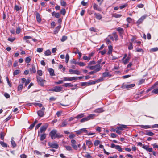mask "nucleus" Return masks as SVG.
I'll return each instance as SVG.
<instances>
[{
  "label": "nucleus",
  "instance_id": "obj_1",
  "mask_svg": "<svg viewBox=\"0 0 158 158\" xmlns=\"http://www.w3.org/2000/svg\"><path fill=\"white\" fill-rule=\"evenodd\" d=\"M95 116V115L94 114H91L90 115L86 117L83 118L82 119L81 122H83L86 121H87L91 119H93Z\"/></svg>",
  "mask_w": 158,
  "mask_h": 158
},
{
  "label": "nucleus",
  "instance_id": "obj_2",
  "mask_svg": "<svg viewBox=\"0 0 158 158\" xmlns=\"http://www.w3.org/2000/svg\"><path fill=\"white\" fill-rule=\"evenodd\" d=\"M63 88L60 86H56L50 89V91L56 92H60L62 91Z\"/></svg>",
  "mask_w": 158,
  "mask_h": 158
},
{
  "label": "nucleus",
  "instance_id": "obj_3",
  "mask_svg": "<svg viewBox=\"0 0 158 158\" xmlns=\"http://www.w3.org/2000/svg\"><path fill=\"white\" fill-rule=\"evenodd\" d=\"M64 81H71L73 80H77V77H65L63 78Z\"/></svg>",
  "mask_w": 158,
  "mask_h": 158
},
{
  "label": "nucleus",
  "instance_id": "obj_4",
  "mask_svg": "<svg viewBox=\"0 0 158 158\" xmlns=\"http://www.w3.org/2000/svg\"><path fill=\"white\" fill-rule=\"evenodd\" d=\"M87 68L89 69L90 70H94L95 69H96L97 68H98L100 69V70H101L102 69V67L100 66V64H96L94 66H90L88 65Z\"/></svg>",
  "mask_w": 158,
  "mask_h": 158
},
{
  "label": "nucleus",
  "instance_id": "obj_5",
  "mask_svg": "<svg viewBox=\"0 0 158 158\" xmlns=\"http://www.w3.org/2000/svg\"><path fill=\"white\" fill-rule=\"evenodd\" d=\"M36 78L39 85L41 86H43L44 85V82L45 81L42 79L40 77L37 76H36Z\"/></svg>",
  "mask_w": 158,
  "mask_h": 158
},
{
  "label": "nucleus",
  "instance_id": "obj_6",
  "mask_svg": "<svg viewBox=\"0 0 158 158\" xmlns=\"http://www.w3.org/2000/svg\"><path fill=\"white\" fill-rule=\"evenodd\" d=\"M147 15H144L142 16L140 18H139L138 21L136 22V23L138 25L140 24L143 22V20L146 18Z\"/></svg>",
  "mask_w": 158,
  "mask_h": 158
},
{
  "label": "nucleus",
  "instance_id": "obj_7",
  "mask_svg": "<svg viewBox=\"0 0 158 158\" xmlns=\"http://www.w3.org/2000/svg\"><path fill=\"white\" fill-rule=\"evenodd\" d=\"M110 147L113 148H114L119 152H122L123 149L121 148V146L119 145H115L114 143H112L111 144Z\"/></svg>",
  "mask_w": 158,
  "mask_h": 158
},
{
  "label": "nucleus",
  "instance_id": "obj_8",
  "mask_svg": "<svg viewBox=\"0 0 158 158\" xmlns=\"http://www.w3.org/2000/svg\"><path fill=\"white\" fill-rule=\"evenodd\" d=\"M71 145L73 148L75 150H77V141L74 139H72L71 141Z\"/></svg>",
  "mask_w": 158,
  "mask_h": 158
},
{
  "label": "nucleus",
  "instance_id": "obj_9",
  "mask_svg": "<svg viewBox=\"0 0 158 158\" xmlns=\"http://www.w3.org/2000/svg\"><path fill=\"white\" fill-rule=\"evenodd\" d=\"M57 133V131L56 130H53L51 131L49 135L52 139H55V136Z\"/></svg>",
  "mask_w": 158,
  "mask_h": 158
},
{
  "label": "nucleus",
  "instance_id": "obj_10",
  "mask_svg": "<svg viewBox=\"0 0 158 158\" xmlns=\"http://www.w3.org/2000/svg\"><path fill=\"white\" fill-rule=\"evenodd\" d=\"M75 132L77 135H80L83 132L86 133V132H87V130L86 128H83L79 130L76 131Z\"/></svg>",
  "mask_w": 158,
  "mask_h": 158
},
{
  "label": "nucleus",
  "instance_id": "obj_11",
  "mask_svg": "<svg viewBox=\"0 0 158 158\" xmlns=\"http://www.w3.org/2000/svg\"><path fill=\"white\" fill-rule=\"evenodd\" d=\"M48 127V124H46L45 125L42 126L40 128V132L41 133H42L44 132L46 130Z\"/></svg>",
  "mask_w": 158,
  "mask_h": 158
},
{
  "label": "nucleus",
  "instance_id": "obj_12",
  "mask_svg": "<svg viewBox=\"0 0 158 158\" xmlns=\"http://www.w3.org/2000/svg\"><path fill=\"white\" fill-rule=\"evenodd\" d=\"M69 71L71 74H75L79 75H80L81 73V72L77 70H74L70 69L69 70Z\"/></svg>",
  "mask_w": 158,
  "mask_h": 158
},
{
  "label": "nucleus",
  "instance_id": "obj_13",
  "mask_svg": "<svg viewBox=\"0 0 158 158\" xmlns=\"http://www.w3.org/2000/svg\"><path fill=\"white\" fill-rule=\"evenodd\" d=\"M135 86V84H133L128 85H124L123 84L122 86V88L123 89H124V87H125L126 89H130L134 87Z\"/></svg>",
  "mask_w": 158,
  "mask_h": 158
},
{
  "label": "nucleus",
  "instance_id": "obj_14",
  "mask_svg": "<svg viewBox=\"0 0 158 158\" xmlns=\"http://www.w3.org/2000/svg\"><path fill=\"white\" fill-rule=\"evenodd\" d=\"M49 146L53 148L57 149L58 148V145L56 143H49Z\"/></svg>",
  "mask_w": 158,
  "mask_h": 158
},
{
  "label": "nucleus",
  "instance_id": "obj_15",
  "mask_svg": "<svg viewBox=\"0 0 158 158\" xmlns=\"http://www.w3.org/2000/svg\"><path fill=\"white\" fill-rule=\"evenodd\" d=\"M32 68L30 69V70L31 73H35L36 72L35 67L34 64L32 65Z\"/></svg>",
  "mask_w": 158,
  "mask_h": 158
},
{
  "label": "nucleus",
  "instance_id": "obj_16",
  "mask_svg": "<svg viewBox=\"0 0 158 158\" xmlns=\"http://www.w3.org/2000/svg\"><path fill=\"white\" fill-rule=\"evenodd\" d=\"M94 15L95 16L96 18L98 20H101L102 18V15L99 13H94Z\"/></svg>",
  "mask_w": 158,
  "mask_h": 158
},
{
  "label": "nucleus",
  "instance_id": "obj_17",
  "mask_svg": "<svg viewBox=\"0 0 158 158\" xmlns=\"http://www.w3.org/2000/svg\"><path fill=\"white\" fill-rule=\"evenodd\" d=\"M127 126L124 125H121L120 126L117 127V128L120 130H123V128H127Z\"/></svg>",
  "mask_w": 158,
  "mask_h": 158
},
{
  "label": "nucleus",
  "instance_id": "obj_18",
  "mask_svg": "<svg viewBox=\"0 0 158 158\" xmlns=\"http://www.w3.org/2000/svg\"><path fill=\"white\" fill-rule=\"evenodd\" d=\"M111 76V75H110V73L108 72H105L102 74V77H110Z\"/></svg>",
  "mask_w": 158,
  "mask_h": 158
},
{
  "label": "nucleus",
  "instance_id": "obj_19",
  "mask_svg": "<svg viewBox=\"0 0 158 158\" xmlns=\"http://www.w3.org/2000/svg\"><path fill=\"white\" fill-rule=\"evenodd\" d=\"M139 126L140 127L145 129H147L152 128V127L149 125H139Z\"/></svg>",
  "mask_w": 158,
  "mask_h": 158
},
{
  "label": "nucleus",
  "instance_id": "obj_20",
  "mask_svg": "<svg viewBox=\"0 0 158 158\" xmlns=\"http://www.w3.org/2000/svg\"><path fill=\"white\" fill-rule=\"evenodd\" d=\"M93 8L94 9L98 11H100L101 10V8L99 7L98 5L95 3H94L93 4Z\"/></svg>",
  "mask_w": 158,
  "mask_h": 158
},
{
  "label": "nucleus",
  "instance_id": "obj_21",
  "mask_svg": "<svg viewBox=\"0 0 158 158\" xmlns=\"http://www.w3.org/2000/svg\"><path fill=\"white\" fill-rule=\"evenodd\" d=\"M37 114L40 117H42L44 115V112L42 110H39L37 112Z\"/></svg>",
  "mask_w": 158,
  "mask_h": 158
},
{
  "label": "nucleus",
  "instance_id": "obj_22",
  "mask_svg": "<svg viewBox=\"0 0 158 158\" xmlns=\"http://www.w3.org/2000/svg\"><path fill=\"white\" fill-rule=\"evenodd\" d=\"M100 70H100L99 69L97 68L96 69H94V71L89 72L88 73L90 75L96 73L97 72L99 71Z\"/></svg>",
  "mask_w": 158,
  "mask_h": 158
},
{
  "label": "nucleus",
  "instance_id": "obj_23",
  "mask_svg": "<svg viewBox=\"0 0 158 158\" xmlns=\"http://www.w3.org/2000/svg\"><path fill=\"white\" fill-rule=\"evenodd\" d=\"M48 71L50 73V74L51 76H53L55 75L54 70L52 68H49L48 69Z\"/></svg>",
  "mask_w": 158,
  "mask_h": 158
},
{
  "label": "nucleus",
  "instance_id": "obj_24",
  "mask_svg": "<svg viewBox=\"0 0 158 158\" xmlns=\"http://www.w3.org/2000/svg\"><path fill=\"white\" fill-rule=\"evenodd\" d=\"M61 26L59 25L58 26H57L55 28L54 31V34H56L58 33L59 31L60 30V29L61 28Z\"/></svg>",
  "mask_w": 158,
  "mask_h": 158
},
{
  "label": "nucleus",
  "instance_id": "obj_25",
  "mask_svg": "<svg viewBox=\"0 0 158 158\" xmlns=\"http://www.w3.org/2000/svg\"><path fill=\"white\" fill-rule=\"evenodd\" d=\"M104 111L103 108H100L96 109L94 112L96 113H101Z\"/></svg>",
  "mask_w": 158,
  "mask_h": 158
},
{
  "label": "nucleus",
  "instance_id": "obj_26",
  "mask_svg": "<svg viewBox=\"0 0 158 158\" xmlns=\"http://www.w3.org/2000/svg\"><path fill=\"white\" fill-rule=\"evenodd\" d=\"M36 18L37 21L40 23L41 22V19L40 17V16L39 13H37L36 14Z\"/></svg>",
  "mask_w": 158,
  "mask_h": 158
},
{
  "label": "nucleus",
  "instance_id": "obj_27",
  "mask_svg": "<svg viewBox=\"0 0 158 158\" xmlns=\"http://www.w3.org/2000/svg\"><path fill=\"white\" fill-rule=\"evenodd\" d=\"M13 137H12L11 138V142L12 146L13 148H15L16 146V144L15 142L13 140Z\"/></svg>",
  "mask_w": 158,
  "mask_h": 158
},
{
  "label": "nucleus",
  "instance_id": "obj_28",
  "mask_svg": "<svg viewBox=\"0 0 158 158\" xmlns=\"http://www.w3.org/2000/svg\"><path fill=\"white\" fill-rule=\"evenodd\" d=\"M67 123L66 120H65L62 122V124L61 125L59 126V127H66L67 125Z\"/></svg>",
  "mask_w": 158,
  "mask_h": 158
},
{
  "label": "nucleus",
  "instance_id": "obj_29",
  "mask_svg": "<svg viewBox=\"0 0 158 158\" xmlns=\"http://www.w3.org/2000/svg\"><path fill=\"white\" fill-rule=\"evenodd\" d=\"M131 58V56L129 55L125 59L123 63L124 64H126L129 61L130 59Z\"/></svg>",
  "mask_w": 158,
  "mask_h": 158
},
{
  "label": "nucleus",
  "instance_id": "obj_30",
  "mask_svg": "<svg viewBox=\"0 0 158 158\" xmlns=\"http://www.w3.org/2000/svg\"><path fill=\"white\" fill-rule=\"evenodd\" d=\"M63 86L66 87H72L73 86V85L71 83H65L63 85Z\"/></svg>",
  "mask_w": 158,
  "mask_h": 158
},
{
  "label": "nucleus",
  "instance_id": "obj_31",
  "mask_svg": "<svg viewBox=\"0 0 158 158\" xmlns=\"http://www.w3.org/2000/svg\"><path fill=\"white\" fill-rule=\"evenodd\" d=\"M65 147L67 151L70 152H72L73 151V149L70 146H65Z\"/></svg>",
  "mask_w": 158,
  "mask_h": 158
},
{
  "label": "nucleus",
  "instance_id": "obj_32",
  "mask_svg": "<svg viewBox=\"0 0 158 158\" xmlns=\"http://www.w3.org/2000/svg\"><path fill=\"white\" fill-rule=\"evenodd\" d=\"M122 16V15L121 14H118L117 13H115L113 14L112 16L116 18H119L121 17Z\"/></svg>",
  "mask_w": 158,
  "mask_h": 158
},
{
  "label": "nucleus",
  "instance_id": "obj_33",
  "mask_svg": "<svg viewBox=\"0 0 158 158\" xmlns=\"http://www.w3.org/2000/svg\"><path fill=\"white\" fill-rule=\"evenodd\" d=\"M51 54V51L49 50H47L44 52L45 55L46 56L50 55Z\"/></svg>",
  "mask_w": 158,
  "mask_h": 158
},
{
  "label": "nucleus",
  "instance_id": "obj_34",
  "mask_svg": "<svg viewBox=\"0 0 158 158\" xmlns=\"http://www.w3.org/2000/svg\"><path fill=\"white\" fill-rule=\"evenodd\" d=\"M46 137V135L45 134H42L40 135V140L41 141H43L45 139Z\"/></svg>",
  "mask_w": 158,
  "mask_h": 158
},
{
  "label": "nucleus",
  "instance_id": "obj_35",
  "mask_svg": "<svg viewBox=\"0 0 158 158\" xmlns=\"http://www.w3.org/2000/svg\"><path fill=\"white\" fill-rule=\"evenodd\" d=\"M1 145L3 147L6 148L8 146L7 144L1 141Z\"/></svg>",
  "mask_w": 158,
  "mask_h": 158
},
{
  "label": "nucleus",
  "instance_id": "obj_36",
  "mask_svg": "<svg viewBox=\"0 0 158 158\" xmlns=\"http://www.w3.org/2000/svg\"><path fill=\"white\" fill-rule=\"evenodd\" d=\"M145 134L147 135L150 136H152L154 135V133L151 131H148Z\"/></svg>",
  "mask_w": 158,
  "mask_h": 158
},
{
  "label": "nucleus",
  "instance_id": "obj_37",
  "mask_svg": "<svg viewBox=\"0 0 158 158\" xmlns=\"http://www.w3.org/2000/svg\"><path fill=\"white\" fill-rule=\"evenodd\" d=\"M6 135V133L4 132H1V139L2 140H3L4 139V137Z\"/></svg>",
  "mask_w": 158,
  "mask_h": 158
},
{
  "label": "nucleus",
  "instance_id": "obj_38",
  "mask_svg": "<svg viewBox=\"0 0 158 158\" xmlns=\"http://www.w3.org/2000/svg\"><path fill=\"white\" fill-rule=\"evenodd\" d=\"M158 50V48L157 47H155L151 49L150 50V52H156Z\"/></svg>",
  "mask_w": 158,
  "mask_h": 158
},
{
  "label": "nucleus",
  "instance_id": "obj_39",
  "mask_svg": "<svg viewBox=\"0 0 158 158\" xmlns=\"http://www.w3.org/2000/svg\"><path fill=\"white\" fill-rule=\"evenodd\" d=\"M70 62L71 63L74 64H77L78 63V62H77L76 60L74 59L71 60Z\"/></svg>",
  "mask_w": 158,
  "mask_h": 158
},
{
  "label": "nucleus",
  "instance_id": "obj_40",
  "mask_svg": "<svg viewBox=\"0 0 158 158\" xmlns=\"http://www.w3.org/2000/svg\"><path fill=\"white\" fill-rule=\"evenodd\" d=\"M67 39V36H63L62 37L60 40L61 42H63L65 41Z\"/></svg>",
  "mask_w": 158,
  "mask_h": 158
},
{
  "label": "nucleus",
  "instance_id": "obj_41",
  "mask_svg": "<svg viewBox=\"0 0 158 158\" xmlns=\"http://www.w3.org/2000/svg\"><path fill=\"white\" fill-rule=\"evenodd\" d=\"M100 143V141L99 140H96L94 141V144L95 146H98L99 144Z\"/></svg>",
  "mask_w": 158,
  "mask_h": 158
},
{
  "label": "nucleus",
  "instance_id": "obj_42",
  "mask_svg": "<svg viewBox=\"0 0 158 158\" xmlns=\"http://www.w3.org/2000/svg\"><path fill=\"white\" fill-rule=\"evenodd\" d=\"M83 60H87V61H89L90 60L89 58L85 55L83 56Z\"/></svg>",
  "mask_w": 158,
  "mask_h": 158
},
{
  "label": "nucleus",
  "instance_id": "obj_43",
  "mask_svg": "<svg viewBox=\"0 0 158 158\" xmlns=\"http://www.w3.org/2000/svg\"><path fill=\"white\" fill-rule=\"evenodd\" d=\"M23 87V85L22 84H20L18 86V91H21Z\"/></svg>",
  "mask_w": 158,
  "mask_h": 158
},
{
  "label": "nucleus",
  "instance_id": "obj_44",
  "mask_svg": "<svg viewBox=\"0 0 158 158\" xmlns=\"http://www.w3.org/2000/svg\"><path fill=\"white\" fill-rule=\"evenodd\" d=\"M61 5L63 6H65L66 5V3L64 1H61L60 2Z\"/></svg>",
  "mask_w": 158,
  "mask_h": 158
},
{
  "label": "nucleus",
  "instance_id": "obj_45",
  "mask_svg": "<svg viewBox=\"0 0 158 158\" xmlns=\"http://www.w3.org/2000/svg\"><path fill=\"white\" fill-rule=\"evenodd\" d=\"M133 48L132 43L131 42L129 43V45L128 47V49L129 50H131Z\"/></svg>",
  "mask_w": 158,
  "mask_h": 158
},
{
  "label": "nucleus",
  "instance_id": "obj_46",
  "mask_svg": "<svg viewBox=\"0 0 158 158\" xmlns=\"http://www.w3.org/2000/svg\"><path fill=\"white\" fill-rule=\"evenodd\" d=\"M62 135H60L59 133H56V135L55 136V139L56 138H60L62 137Z\"/></svg>",
  "mask_w": 158,
  "mask_h": 158
},
{
  "label": "nucleus",
  "instance_id": "obj_47",
  "mask_svg": "<svg viewBox=\"0 0 158 158\" xmlns=\"http://www.w3.org/2000/svg\"><path fill=\"white\" fill-rule=\"evenodd\" d=\"M37 73L40 76H41L43 74L42 71L41 70H38L37 71Z\"/></svg>",
  "mask_w": 158,
  "mask_h": 158
},
{
  "label": "nucleus",
  "instance_id": "obj_48",
  "mask_svg": "<svg viewBox=\"0 0 158 158\" xmlns=\"http://www.w3.org/2000/svg\"><path fill=\"white\" fill-rule=\"evenodd\" d=\"M65 13L66 11L65 9L63 8L60 11V13L63 15H65Z\"/></svg>",
  "mask_w": 158,
  "mask_h": 158
},
{
  "label": "nucleus",
  "instance_id": "obj_49",
  "mask_svg": "<svg viewBox=\"0 0 158 158\" xmlns=\"http://www.w3.org/2000/svg\"><path fill=\"white\" fill-rule=\"evenodd\" d=\"M31 61V59L29 57H28L26 58L25 59V62L27 63H29Z\"/></svg>",
  "mask_w": 158,
  "mask_h": 158
},
{
  "label": "nucleus",
  "instance_id": "obj_50",
  "mask_svg": "<svg viewBox=\"0 0 158 158\" xmlns=\"http://www.w3.org/2000/svg\"><path fill=\"white\" fill-rule=\"evenodd\" d=\"M84 116V114H79L75 118H81Z\"/></svg>",
  "mask_w": 158,
  "mask_h": 158
},
{
  "label": "nucleus",
  "instance_id": "obj_51",
  "mask_svg": "<svg viewBox=\"0 0 158 158\" xmlns=\"http://www.w3.org/2000/svg\"><path fill=\"white\" fill-rule=\"evenodd\" d=\"M15 9L16 11L20 10H21V8H19V6L17 5H16L15 6Z\"/></svg>",
  "mask_w": 158,
  "mask_h": 158
},
{
  "label": "nucleus",
  "instance_id": "obj_52",
  "mask_svg": "<svg viewBox=\"0 0 158 158\" xmlns=\"http://www.w3.org/2000/svg\"><path fill=\"white\" fill-rule=\"evenodd\" d=\"M69 55L68 54H67L65 56L66 62V63H67L68 62L69 60Z\"/></svg>",
  "mask_w": 158,
  "mask_h": 158
},
{
  "label": "nucleus",
  "instance_id": "obj_53",
  "mask_svg": "<svg viewBox=\"0 0 158 158\" xmlns=\"http://www.w3.org/2000/svg\"><path fill=\"white\" fill-rule=\"evenodd\" d=\"M95 64V62L94 60H92L90 61L89 62V63L87 64L88 65H94Z\"/></svg>",
  "mask_w": 158,
  "mask_h": 158
},
{
  "label": "nucleus",
  "instance_id": "obj_54",
  "mask_svg": "<svg viewBox=\"0 0 158 158\" xmlns=\"http://www.w3.org/2000/svg\"><path fill=\"white\" fill-rule=\"evenodd\" d=\"M126 20L129 23H131L132 21V19L130 17H128Z\"/></svg>",
  "mask_w": 158,
  "mask_h": 158
},
{
  "label": "nucleus",
  "instance_id": "obj_55",
  "mask_svg": "<svg viewBox=\"0 0 158 158\" xmlns=\"http://www.w3.org/2000/svg\"><path fill=\"white\" fill-rule=\"evenodd\" d=\"M30 80L29 79H27L25 82V86H26L30 82Z\"/></svg>",
  "mask_w": 158,
  "mask_h": 158
},
{
  "label": "nucleus",
  "instance_id": "obj_56",
  "mask_svg": "<svg viewBox=\"0 0 158 158\" xmlns=\"http://www.w3.org/2000/svg\"><path fill=\"white\" fill-rule=\"evenodd\" d=\"M4 95V96L7 98H9L10 97V95L7 93H5Z\"/></svg>",
  "mask_w": 158,
  "mask_h": 158
},
{
  "label": "nucleus",
  "instance_id": "obj_57",
  "mask_svg": "<svg viewBox=\"0 0 158 158\" xmlns=\"http://www.w3.org/2000/svg\"><path fill=\"white\" fill-rule=\"evenodd\" d=\"M75 136V135L74 134L72 133L69 135V138L70 139H73L74 138Z\"/></svg>",
  "mask_w": 158,
  "mask_h": 158
},
{
  "label": "nucleus",
  "instance_id": "obj_58",
  "mask_svg": "<svg viewBox=\"0 0 158 158\" xmlns=\"http://www.w3.org/2000/svg\"><path fill=\"white\" fill-rule=\"evenodd\" d=\"M77 64H78L79 66H84L85 65V64L83 62H78Z\"/></svg>",
  "mask_w": 158,
  "mask_h": 158
},
{
  "label": "nucleus",
  "instance_id": "obj_59",
  "mask_svg": "<svg viewBox=\"0 0 158 158\" xmlns=\"http://www.w3.org/2000/svg\"><path fill=\"white\" fill-rule=\"evenodd\" d=\"M85 156L87 158H92V156L87 152L86 153Z\"/></svg>",
  "mask_w": 158,
  "mask_h": 158
},
{
  "label": "nucleus",
  "instance_id": "obj_60",
  "mask_svg": "<svg viewBox=\"0 0 158 158\" xmlns=\"http://www.w3.org/2000/svg\"><path fill=\"white\" fill-rule=\"evenodd\" d=\"M15 40V37H11L9 38L8 39V40L12 42Z\"/></svg>",
  "mask_w": 158,
  "mask_h": 158
},
{
  "label": "nucleus",
  "instance_id": "obj_61",
  "mask_svg": "<svg viewBox=\"0 0 158 158\" xmlns=\"http://www.w3.org/2000/svg\"><path fill=\"white\" fill-rule=\"evenodd\" d=\"M94 53V52H92L90 53L89 54L88 57H89V58L90 60L91 59V57L93 56Z\"/></svg>",
  "mask_w": 158,
  "mask_h": 158
},
{
  "label": "nucleus",
  "instance_id": "obj_62",
  "mask_svg": "<svg viewBox=\"0 0 158 158\" xmlns=\"http://www.w3.org/2000/svg\"><path fill=\"white\" fill-rule=\"evenodd\" d=\"M43 49L42 48H38L37 49V51L39 53L41 52H42Z\"/></svg>",
  "mask_w": 158,
  "mask_h": 158
},
{
  "label": "nucleus",
  "instance_id": "obj_63",
  "mask_svg": "<svg viewBox=\"0 0 158 158\" xmlns=\"http://www.w3.org/2000/svg\"><path fill=\"white\" fill-rule=\"evenodd\" d=\"M19 73V70H16L14 72V75H17Z\"/></svg>",
  "mask_w": 158,
  "mask_h": 158
},
{
  "label": "nucleus",
  "instance_id": "obj_64",
  "mask_svg": "<svg viewBox=\"0 0 158 158\" xmlns=\"http://www.w3.org/2000/svg\"><path fill=\"white\" fill-rule=\"evenodd\" d=\"M152 93H154L155 94H157L158 93V89L156 88L154 89L152 92Z\"/></svg>",
  "mask_w": 158,
  "mask_h": 158
}]
</instances>
